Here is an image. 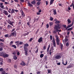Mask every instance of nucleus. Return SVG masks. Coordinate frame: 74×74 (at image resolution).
<instances>
[{"instance_id":"obj_1","label":"nucleus","mask_w":74,"mask_h":74,"mask_svg":"<svg viewBox=\"0 0 74 74\" xmlns=\"http://www.w3.org/2000/svg\"><path fill=\"white\" fill-rule=\"evenodd\" d=\"M29 45L28 44L26 43L25 44L24 46V50L25 51V53L26 55H27L28 54L27 53L28 51V49L27 47H28Z\"/></svg>"},{"instance_id":"obj_2","label":"nucleus","mask_w":74,"mask_h":74,"mask_svg":"<svg viewBox=\"0 0 74 74\" xmlns=\"http://www.w3.org/2000/svg\"><path fill=\"white\" fill-rule=\"evenodd\" d=\"M60 25L59 24H57V25H55L54 29L56 30L57 32H58V31L60 32L61 31V30H59V29H60Z\"/></svg>"},{"instance_id":"obj_3","label":"nucleus","mask_w":74,"mask_h":74,"mask_svg":"<svg viewBox=\"0 0 74 74\" xmlns=\"http://www.w3.org/2000/svg\"><path fill=\"white\" fill-rule=\"evenodd\" d=\"M0 56H3L4 58H8L9 56L8 55L5 53H1Z\"/></svg>"},{"instance_id":"obj_4","label":"nucleus","mask_w":74,"mask_h":74,"mask_svg":"<svg viewBox=\"0 0 74 74\" xmlns=\"http://www.w3.org/2000/svg\"><path fill=\"white\" fill-rule=\"evenodd\" d=\"M56 40L57 44L58 45H59V37L58 35H56Z\"/></svg>"},{"instance_id":"obj_5","label":"nucleus","mask_w":74,"mask_h":74,"mask_svg":"<svg viewBox=\"0 0 74 74\" xmlns=\"http://www.w3.org/2000/svg\"><path fill=\"white\" fill-rule=\"evenodd\" d=\"M16 34L17 33L16 32L14 31L13 32H12V33H11L10 35V37H11V36H14V35L16 36Z\"/></svg>"},{"instance_id":"obj_6","label":"nucleus","mask_w":74,"mask_h":74,"mask_svg":"<svg viewBox=\"0 0 74 74\" xmlns=\"http://www.w3.org/2000/svg\"><path fill=\"white\" fill-rule=\"evenodd\" d=\"M3 68H0V71H1V74H8V73H5V71H3Z\"/></svg>"},{"instance_id":"obj_7","label":"nucleus","mask_w":74,"mask_h":74,"mask_svg":"<svg viewBox=\"0 0 74 74\" xmlns=\"http://www.w3.org/2000/svg\"><path fill=\"white\" fill-rule=\"evenodd\" d=\"M61 56L60 55H57L55 57V58L57 60H59L61 59Z\"/></svg>"},{"instance_id":"obj_8","label":"nucleus","mask_w":74,"mask_h":74,"mask_svg":"<svg viewBox=\"0 0 74 74\" xmlns=\"http://www.w3.org/2000/svg\"><path fill=\"white\" fill-rule=\"evenodd\" d=\"M8 23L11 25L12 26H14V25H13V23H14V21H11L10 20H8Z\"/></svg>"},{"instance_id":"obj_9","label":"nucleus","mask_w":74,"mask_h":74,"mask_svg":"<svg viewBox=\"0 0 74 74\" xmlns=\"http://www.w3.org/2000/svg\"><path fill=\"white\" fill-rule=\"evenodd\" d=\"M54 21H56L55 22V23H56L58 24V23H60V21L59 20H58L56 18L54 19Z\"/></svg>"},{"instance_id":"obj_10","label":"nucleus","mask_w":74,"mask_h":74,"mask_svg":"<svg viewBox=\"0 0 74 74\" xmlns=\"http://www.w3.org/2000/svg\"><path fill=\"white\" fill-rule=\"evenodd\" d=\"M3 11H4L3 12V14H5V15H8V13L7 10H3Z\"/></svg>"},{"instance_id":"obj_11","label":"nucleus","mask_w":74,"mask_h":74,"mask_svg":"<svg viewBox=\"0 0 74 74\" xmlns=\"http://www.w3.org/2000/svg\"><path fill=\"white\" fill-rule=\"evenodd\" d=\"M42 41V38L40 37L38 40V42L39 43H40Z\"/></svg>"},{"instance_id":"obj_12","label":"nucleus","mask_w":74,"mask_h":74,"mask_svg":"<svg viewBox=\"0 0 74 74\" xmlns=\"http://www.w3.org/2000/svg\"><path fill=\"white\" fill-rule=\"evenodd\" d=\"M53 45L54 47H56V43L55 42V40L54 39H53Z\"/></svg>"},{"instance_id":"obj_13","label":"nucleus","mask_w":74,"mask_h":74,"mask_svg":"<svg viewBox=\"0 0 74 74\" xmlns=\"http://www.w3.org/2000/svg\"><path fill=\"white\" fill-rule=\"evenodd\" d=\"M72 25H69L67 26V27H66V28L65 29V30H67L68 28H69L70 27H71V26H72Z\"/></svg>"},{"instance_id":"obj_14","label":"nucleus","mask_w":74,"mask_h":74,"mask_svg":"<svg viewBox=\"0 0 74 74\" xmlns=\"http://www.w3.org/2000/svg\"><path fill=\"white\" fill-rule=\"evenodd\" d=\"M50 46H51L50 45H48V47H47V52H49V49L50 47Z\"/></svg>"},{"instance_id":"obj_15","label":"nucleus","mask_w":74,"mask_h":74,"mask_svg":"<svg viewBox=\"0 0 74 74\" xmlns=\"http://www.w3.org/2000/svg\"><path fill=\"white\" fill-rule=\"evenodd\" d=\"M54 0H51L50 2V5H51L53 4V2L54 1Z\"/></svg>"},{"instance_id":"obj_16","label":"nucleus","mask_w":74,"mask_h":74,"mask_svg":"<svg viewBox=\"0 0 74 74\" xmlns=\"http://www.w3.org/2000/svg\"><path fill=\"white\" fill-rule=\"evenodd\" d=\"M20 65L23 66H25L26 64L25 62H22V63H20Z\"/></svg>"},{"instance_id":"obj_17","label":"nucleus","mask_w":74,"mask_h":74,"mask_svg":"<svg viewBox=\"0 0 74 74\" xmlns=\"http://www.w3.org/2000/svg\"><path fill=\"white\" fill-rule=\"evenodd\" d=\"M5 37L9 38L10 37V35H9L8 34H7L6 35H5Z\"/></svg>"},{"instance_id":"obj_18","label":"nucleus","mask_w":74,"mask_h":74,"mask_svg":"<svg viewBox=\"0 0 74 74\" xmlns=\"http://www.w3.org/2000/svg\"><path fill=\"white\" fill-rule=\"evenodd\" d=\"M27 4H28V5L29 6H30V7H32V6H33L32 4H31V3H29V2H28Z\"/></svg>"},{"instance_id":"obj_19","label":"nucleus","mask_w":74,"mask_h":74,"mask_svg":"<svg viewBox=\"0 0 74 74\" xmlns=\"http://www.w3.org/2000/svg\"><path fill=\"white\" fill-rule=\"evenodd\" d=\"M15 13L14 10V9H12V10H11V13L12 14H13V13Z\"/></svg>"},{"instance_id":"obj_20","label":"nucleus","mask_w":74,"mask_h":74,"mask_svg":"<svg viewBox=\"0 0 74 74\" xmlns=\"http://www.w3.org/2000/svg\"><path fill=\"white\" fill-rule=\"evenodd\" d=\"M67 22L68 24L71 23V20H70V19H68L67 20Z\"/></svg>"},{"instance_id":"obj_21","label":"nucleus","mask_w":74,"mask_h":74,"mask_svg":"<svg viewBox=\"0 0 74 74\" xmlns=\"http://www.w3.org/2000/svg\"><path fill=\"white\" fill-rule=\"evenodd\" d=\"M72 67V65H68L67 67L66 68L67 69H69V68H71Z\"/></svg>"},{"instance_id":"obj_22","label":"nucleus","mask_w":74,"mask_h":74,"mask_svg":"<svg viewBox=\"0 0 74 74\" xmlns=\"http://www.w3.org/2000/svg\"><path fill=\"white\" fill-rule=\"evenodd\" d=\"M21 16L23 17H25V15L23 11H22Z\"/></svg>"},{"instance_id":"obj_23","label":"nucleus","mask_w":74,"mask_h":74,"mask_svg":"<svg viewBox=\"0 0 74 74\" xmlns=\"http://www.w3.org/2000/svg\"><path fill=\"white\" fill-rule=\"evenodd\" d=\"M44 56V55L43 54H41L40 55V57L41 58H43V56Z\"/></svg>"},{"instance_id":"obj_24","label":"nucleus","mask_w":74,"mask_h":74,"mask_svg":"<svg viewBox=\"0 0 74 74\" xmlns=\"http://www.w3.org/2000/svg\"><path fill=\"white\" fill-rule=\"evenodd\" d=\"M29 33V32H27V33L24 34L23 35L24 36H27V35H28Z\"/></svg>"},{"instance_id":"obj_25","label":"nucleus","mask_w":74,"mask_h":74,"mask_svg":"<svg viewBox=\"0 0 74 74\" xmlns=\"http://www.w3.org/2000/svg\"><path fill=\"white\" fill-rule=\"evenodd\" d=\"M31 3L32 4H33V5H35V4H36L35 1H32Z\"/></svg>"},{"instance_id":"obj_26","label":"nucleus","mask_w":74,"mask_h":74,"mask_svg":"<svg viewBox=\"0 0 74 74\" xmlns=\"http://www.w3.org/2000/svg\"><path fill=\"white\" fill-rule=\"evenodd\" d=\"M8 29H10V28H12V26H11V25H8Z\"/></svg>"},{"instance_id":"obj_27","label":"nucleus","mask_w":74,"mask_h":74,"mask_svg":"<svg viewBox=\"0 0 74 74\" xmlns=\"http://www.w3.org/2000/svg\"><path fill=\"white\" fill-rule=\"evenodd\" d=\"M53 12H54L53 14H54V15L56 14L57 12H56V10H54Z\"/></svg>"},{"instance_id":"obj_28","label":"nucleus","mask_w":74,"mask_h":74,"mask_svg":"<svg viewBox=\"0 0 74 74\" xmlns=\"http://www.w3.org/2000/svg\"><path fill=\"white\" fill-rule=\"evenodd\" d=\"M17 57H16V55H14V58L15 60H17Z\"/></svg>"},{"instance_id":"obj_29","label":"nucleus","mask_w":74,"mask_h":74,"mask_svg":"<svg viewBox=\"0 0 74 74\" xmlns=\"http://www.w3.org/2000/svg\"><path fill=\"white\" fill-rule=\"evenodd\" d=\"M23 44V42H22L21 41H19V45H22Z\"/></svg>"},{"instance_id":"obj_30","label":"nucleus","mask_w":74,"mask_h":74,"mask_svg":"<svg viewBox=\"0 0 74 74\" xmlns=\"http://www.w3.org/2000/svg\"><path fill=\"white\" fill-rule=\"evenodd\" d=\"M49 24L50 25V26H52V25H53V23H52V22H51L50 23H49Z\"/></svg>"},{"instance_id":"obj_31","label":"nucleus","mask_w":74,"mask_h":74,"mask_svg":"<svg viewBox=\"0 0 74 74\" xmlns=\"http://www.w3.org/2000/svg\"><path fill=\"white\" fill-rule=\"evenodd\" d=\"M40 4H41L40 2V1L37 2V4L38 5H40Z\"/></svg>"},{"instance_id":"obj_32","label":"nucleus","mask_w":74,"mask_h":74,"mask_svg":"<svg viewBox=\"0 0 74 74\" xmlns=\"http://www.w3.org/2000/svg\"><path fill=\"white\" fill-rule=\"evenodd\" d=\"M73 27H71V28H69V29H68L67 30L68 31H70V30H71L72 29H73Z\"/></svg>"},{"instance_id":"obj_33","label":"nucleus","mask_w":74,"mask_h":74,"mask_svg":"<svg viewBox=\"0 0 74 74\" xmlns=\"http://www.w3.org/2000/svg\"><path fill=\"white\" fill-rule=\"evenodd\" d=\"M12 47H14V48L16 49V46L15 45H12Z\"/></svg>"},{"instance_id":"obj_34","label":"nucleus","mask_w":74,"mask_h":74,"mask_svg":"<svg viewBox=\"0 0 74 74\" xmlns=\"http://www.w3.org/2000/svg\"><path fill=\"white\" fill-rule=\"evenodd\" d=\"M19 21L20 22H18V25H21V23L22 22V20H19Z\"/></svg>"},{"instance_id":"obj_35","label":"nucleus","mask_w":74,"mask_h":74,"mask_svg":"<svg viewBox=\"0 0 74 74\" xmlns=\"http://www.w3.org/2000/svg\"><path fill=\"white\" fill-rule=\"evenodd\" d=\"M53 18L52 17H50V20L51 21H53Z\"/></svg>"},{"instance_id":"obj_36","label":"nucleus","mask_w":74,"mask_h":74,"mask_svg":"<svg viewBox=\"0 0 74 74\" xmlns=\"http://www.w3.org/2000/svg\"><path fill=\"white\" fill-rule=\"evenodd\" d=\"M63 47V46L62 45V44H61V50H62V48Z\"/></svg>"},{"instance_id":"obj_37","label":"nucleus","mask_w":74,"mask_h":74,"mask_svg":"<svg viewBox=\"0 0 74 74\" xmlns=\"http://www.w3.org/2000/svg\"><path fill=\"white\" fill-rule=\"evenodd\" d=\"M63 27L64 28V29H66V25H63Z\"/></svg>"},{"instance_id":"obj_38","label":"nucleus","mask_w":74,"mask_h":74,"mask_svg":"<svg viewBox=\"0 0 74 74\" xmlns=\"http://www.w3.org/2000/svg\"><path fill=\"white\" fill-rule=\"evenodd\" d=\"M47 71H48V73H51V70H48Z\"/></svg>"},{"instance_id":"obj_39","label":"nucleus","mask_w":74,"mask_h":74,"mask_svg":"<svg viewBox=\"0 0 74 74\" xmlns=\"http://www.w3.org/2000/svg\"><path fill=\"white\" fill-rule=\"evenodd\" d=\"M66 47H69V44L68 42H67V43H66Z\"/></svg>"},{"instance_id":"obj_40","label":"nucleus","mask_w":74,"mask_h":74,"mask_svg":"<svg viewBox=\"0 0 74 74\" xmlns=\"http://www.w3.org/2000/svg\"><path fill=\"white\" fill-rule=\"evenodd\" d=\"M44 59L45 60H47V56H45L44 57Z\"/></svg>"},{"instance_id":"obj_41","label":"nucleus","mask_w":74,"mask_h":74,"mask_svg":"<svg viewBox=\"0 0 74 74\" xmlns=\"http://www.w3.org/2000/svg\"><path fill=\"white\" fill-rule=\"evenodd\" d=\"M5 39H0V41H2V42H4Z\"/></svg>"},{"instance_id":"obj_42","label":"nucleus","mask_w":74,"mask_h":74,"mask_svg":"<svg viewBox=\"0 0 74 74\" xmlns=\"http://www.w3.org/2000/svg\"><path fill=\"white\" fill-rule=\"evenodd\" d=\"M47 48V46H44L43 47V49L44 50H45V49H46V48Z\"/></svg>"},{"instance_id":"obj_43","label":"nucleus","mask_w":74,"mask_h":74,"mask_svg":"<svg viewBox=\"0 0 74 74\" xmlns=\"http://www.w3.org/2000/svg\"><path fill=\"white\" fill-rule=\"evenodd\" d=\"M11 62V59H9L8 60V62Z\"/></svg>"},{"instance_id":"obj_44","label":"nucleus","mask_w":74,"mask_h":74,"mask_svg":"<svg viewBox=\"0 0 74 74\" xmlns=\"http://www.w3.org/2000/svg\"><path fill=\"white\" fill-rule=\"evenodd\" d=\"M27 25L28 26H29V27H30V23H29V22H28L27 23Z\"/></svg>"},{"instance_id":"obj_45","label":"nucleus","mask_w":74,"mask_h":74,"mask_svg":"<svg viewBox=\"0 0 74 74\" xmlns=\"http://www.w3.org/2000/svg\"><path fill=\"white\" fill-rule=\"evenodd\" d=\"M4 3L5 5H7V4H9V2H4Z\"/></svg>"},{"instance_id":"obj_46","label":"nucleus","mask_w":74,"mask_h":74,"mask_svg":"<svg viewBox=\"0 0 74 74\" xmlns=\"http://www.w3.org/2000/svg\"><path fill=\"white\" fill-rule=\"evenodd\" d=\"M14 68H17V66L16 65H14Z\"/></svg>"},{"instance_id":"obj_47","label":"nucleus","mask_w":74,"mask_h":74,"mask_svg":"<svg viewBox=\"0 0 74 74\" xmlns=\"http://www.w3.org/2000/svg\"><path fill=\"white\" fill-rule=\"evenodd\" d=\"M13 41H11L10 42V45H12L13 44Z\"/></svg>"},{"instance_id":"obj_48","label":"nucleus","mask_w":74,"mask_h":74,"mask_svg":"<svg viewBox=\"0 0 74 74\" xmlns=\"http://www.w3.org/2000/svg\"><path fill=\"white\" fill-rule=\"evenodd\" d=\"M50 38L51 40H52V35H50Z\"/></svg>"},{"instance_id":"obj_49","label":"nucleus","mask_w":74,"mask_h":74,"mask_svg":"<svg viewBox=\"0 0 74 74\" xmlns=\"http://www.w3.org/2000/svg\"><path fill=\"white\" fill-rule=\"evenodd\" d=\"M17 55H19L20 54V52H19L18 51L17 52Z\"/></svg>"},{"instance_id":"obj_50","label":"nucleus","mask_w":74,"mask_h":74,"mask_svg":"<svg viewBox=\"0 0 74 74\" xmlns=\"http://www.w3.org/2000/svg\"><path fill=\"white\" fill-rule=\"evenodd\" d=\"M38 49H37V50H36V51H35V53H37L38 52Z\"/></svg>"},{"instance_id":"obj_51","label":"nucleus","mask_w":74,"mask_h":74,"mask_svg":"<svg viewBox=\"0 0 74 74\" xmlns=\"http://www.w3.org/2000/svg\"><path fill=\"white\" fill-rule=\"evenodd\" d=\"M65 41H66V42L68 41V39L67 38H65Z\"/></svg>"},{"instance_id":"obj_52","label":"nucleus","mask_w":74,"mask_h":74,"mask_svg":"<svg viewBox=\"0 0 74 74\" xmlns=\"http://www.w3.org/2000/svg\"><path fill=\"white\" fill-rule=\"evenodd\" d=\"M15 29H13L11 31V32H13L15 30Z\"/></svg>"},{"instance_id":"obj_53","label":"nucleus","mask_w":74,"mask_h":74,"mask_svg":"<svg viewBox=\"0 0 74 74\" xmlns=\"http://www.w3.org/2000/svg\"><path fill=\"white\" fill-rule=\"evenodd\" d=\"M57 32L56 31V30H55L53 32V33H54L55 34H56Z\"/></svg>"},{"instance_id":"obj_54","label":"nucleus","mask_w":74,"mask_h":74,"mask_svg":"<svg viewBox=\"0 0 74 74\" xmlns=\"http://www.w3.org/2000/svg\"><path fill=\"white\" fill-rule=\"evenodd\" d=\"M68 10H69V11H70V10H71V8H70V7H68Z\"/></svg>"},{"instance_id":"obj_55","label":"nucleus","mask_w":74,"mask_h":74,"mask_svg":"<svg viewBox=\"0 0 74 74\" xmlns=\"http://www.w3.org/2000/svg\"><path fill=\"white\" fill-rule=\"evenodd\" d=\"M19 42H17V44H16V45L18 46H19Z\"/></svg>"},{"instance_id":"obj_56","label":"nucleus","mask_w":74,"mask_h":74,"mask_svg":"<svg viewBox=\"0 0 74 74\" xmlns=\"http://www.w3.org/2000/svg\"><path fill=\"white\" fill-rule=\"evenodd\" d=\"M1 8H4V5H1Z\"/></svg>"},{"instance_id":"obj_57","label":"nucleus","mask_w":74,"mask_h":74,"mask_svg":"<svg viewBox=\"0 0 74 74\" xmlns=\"http://www.w3.org/2000/svg\"><path fill=\"white\" fill-rule=\"evenodd\" d=\"M57 65H60L61 64V63H60V62H58V63H57Z\"/></svg>"},{"instance_id":"obj_58","label":"nucleus","mask_w":74,"mask_h":74,"mask_svg":"<svg viewBox=\"0 0 74 74\" xmlns=\"http://www.w3.org/2000/svg\"><path fill=\"white\" fill-rule=\"evenodd\" d=\"M3 5V3H2L1 2L0 3V6H1Z\"/></svg>"},{"instance_id":"obj_59","label":"nucleus","mask_w":74,"mask_h":74,"mask_svg":"<svg viewBox=\"0 0 74 74\" xmlns=\"http://www.w3.org/2000/svg\"><path fill=\"white\" fill-rule=\"evenodd\" d=\"M20 1L23 3V2H24V0H20Z\"/></svg>"},{"instance_id":"obj_60","label":"nucleus","mask_w":74,"mask_h":74,"mask_svg":"<svg viewBox=\"0 0 74 74\" xmlns=\"http://www.w3.org/2000/svg\"><path fill=\"white\" fill-rule=\"evenodd\" d=\"M33 38H31L29 40V41H32V40Z\"/></svg>"},{"instance_id":"obj_61","label":"nucleus","mask_w":74,"mask_h":74,"mask_svg":"<svg viewBox=\"0 0 74 74\" xmlns=\"http://www.w3.org/2000/svg\"><path fill=\"white\" fill-rule=\"evenodd\" d=\"M48 27H49V25L47 24V28H48Z\"/></svg>"},{"instance_id":"obj_62","label":"nucleus","mask_w":74,"mask_h":74,"mask_svg":"<svg viewBox=\"0 0 74 74\" xmlns=\"http://www.w3.org/2000/svg\"><path fill=\"white\" fill-rule=\"evenodd\" d=\"M3 50V49L2 48H0V51H2Z\"/></svg>"},{"instance_id":"obj_63","label":"nucleus","mask_w":74,"mask_h":74,"mask_svg":"<svg viewBox=\"0 0 74 74\" xmlns=\"http://www.w3.org/2000/svg\"><path fill=\"white\" fill-rule=\"evenodd\" d=\"M8 17L9 18V17H11V15L10 14H9L8 15Z\"/></svg>"},{"instance_id":"obj_64","label":"nucleus","mask_w":74,"mask_h":74,"mask_svg":"<svg viewBox=\"0 0 74 74\" xmlns=\"http://www.w3.org/2000/svg\"><path fill=\"white\" fill-rule=\"evenodd\" d=\"M37 74H40V72H39V71H38L37 72Z\"/></svg>"}]
</instances>
